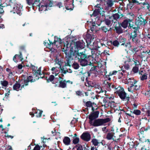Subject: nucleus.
I'll use <instances>...</instances> for the list:
<instances>
[{
    "instance_id": "f257e3e1",
    "label": "nucleus",
    "mask_w": 150,
    "mask_h": 150,
    "mask_svg": "<svg viewBox=\"0 0 150 150\" xmlns=\"http://www.w3.org/2000/svg\"><path fill=\"white\" fill-rule=\"evenodd\" d=\"M68 62L67 65H70L71 62L74 58L76 60H78V62L80 63L82 66H85L87 65H93V59L92 55H88L86 53L85 51L79 52L78 50H70V53L67 56Z\"/></svg>"
},
{
    "instance_id": "f03ea898",
    "label": "nucleus",
    "mask_w": 150,
    "mask_h": 150,
    "mask_svg": "<svg viewBox=\"0 0 150 150\" xmlns=\"http://www.w3.org/2000/svg\"><path fill=\"white\" fill-rule=\"evenodd\" d=\"M29 67L32 70V76H28L27 79H24V84L21 86V88L24 87L25 86H27L28 85L29 82L31 83L34 82L38 79L37 76H38V67L35 66L33 65L30 64V66H27Z\"/></svg>"
},
{
    "instance_id": "7ed1b4c3",
    "label": "nucleus",
    "mask_w": 150,
    "mask_h": 150,
    "mask_svg": "<svg viewBox=\"0 0 150 150\" xmlns=\"http://www.w3.org/2000/svg\"><path fill=\"white\" fill-rule=\"evenodd\" d=\"M116 90L115 93L119 96L120 98L123 101H126L128 102L130 99V97L129 96H127V94L124 91L123 87L120 86L117 87V88H115Z\"/></svg>"
},
{
    "instance_id": "20e7f679",
    "label": "nucleus",
    "mask_w": 150,
    "mask_h": 150,
    "mask_svg": "<svg viewBox=\"0 0 150 150\" xmlns=\"http://www.w3.org/2000/svg\"><path fill=\"white\" fill-rule=\"evenodd\" d=\"M53 1L42 0V1L39 4L38 9L39 11H45L47 10V7H51L53 4Z\"/></svg>"
},
{
    "instance_id": "39448f33",
    "label": "nucleus",
    "mask_w": 150,
    "mask_h": 150,
    "mask_svg": "<svg viewBox=\"0 0 150 150\" xmlns=\"http://www.w3.org/2000/svg\"><path fill=\"white\" fill-rule=\"evenodd\" d=\"M111 119L109 118L105 119L99 118L94 120L92 123L89 124L94 127H98L104 125V124L110 122Z\"/></svg>"
},
{
    "instance_id": "423d86ee",
    "label": "nucleus",
    "mask_w": 150,
    "mask_h": 150,
    "mask_svg": "<svg viewBox=\"0 0 150 150\" xmlns=\"http://www.w3.org/2000/svg\"><path fill=\"white\" fill-rule=\"evenodd\" d=\"M42 73L43 74V75L42 76L40 77H38V79L40 78H45V79L46 80L47 82V83H50L51 82L52 84H55L57 83H58V80L57 79V78H55L54 75H51L48 78L47 76H45V74H48V72H45L43 71H42Z\"/></svg>"
},
{
    "instance_id": "0eeeda50",
    "label": "nucleus",
    "mask_w": 150,
    "mask_h": 150,
    "mask_svg": "<svg viewBox=\"0 0 150 150\" xmlns=\"http://www.w3.org/2000/svg\"><path fill=\"white\" fill-rule=\"evenodd\" d=\"M49 42H48L47 41L45 40L44 42V44L46 46V47L47 48L49 49L52 48V46H53L54 45H56V42H58L59 43V44L61 45L62 44L63 42H62V40L60 38L56 37L55 39L54 40V41L53 42H52L49 39H48Z\"/></svg>"
},
{
    "instance_id": "6e6552de",
    "label": "nucleus",
    "mask_w": 150,
    "mask_h": 150,
    "mask_svg": "<svg viewBox=\"0 0 150 150\" xmlns=\"http://www.w3.org/2000/svg\"><path fill=\"white\" fill-rule=\"evenodd\" d=\"M99 111H93L88 115V118L89 120V123H92L93 121L97 118L99 116Z\"/></svg>"
},
{
    "instance_id": "1a4fd4ad",
    "label": "nucleus",
    "mask_w": 150,
    "mask_h": 150,
    "mask_svg": "<svg viewBox=\"0 0 150 150\" xmlns=\"http://www.w3.org/2000/svg\"><path fill=\"white\" fill-rule=\"evenodd\" d=\"M95 10L93 11L92 15L94 16H97L101 13L102 12H103V8L100 6V4H98L94 6Z\"/></svg>"
},
{
    "instance_id": "9d476101",
    "label": "nucleus",
    "mask_w": 150,
    "mask_h": 150,
    "mask_svg": "<svg viewBox=\"0 0 150 150\" xmlns=\"http://www.w3.org/2000/svg\"><path fill=\"white\" fill-rule=\"evenodd\" d=\"M130 21L131 22L129 23V25L128 26L129 29L132 28L134 30L133 31H135L136 33L138 32V31H139L140 28V27L137 24L136 21L134 22H133V19H131Z\"/></svg>"
},
{
    "instance_id": "9b49d317",
    "label": "nucleus",
    "mask_w": 150,
    "mask_h": 150,
    "mask_svg": "<svg viewBox=\"0 0 150 150\" xmlns=\"http://www.w3.org/2000/svg\"><path fill=\"white\" fill-rule=\"evenodd\" d=\"M74 45L75 48L77 49L78 51L83 49L85 46V43L82 40L81 41H77L74 43Z\"/></svg>"
},
{
    "instance_id": "f8f14e48",
    "label": "nucleus",
    "mask_w": 150,
    "mask_h": 150,
    "mask_svg": "<svg viewBox=\"0 0 150 150\" xmlns=\"http://www.w3.org/2000/svg\"><path fill=\"white\" fill-rule=\"evenodd\" d=\"M137 33L138 32L136 33L135 31H133L130 33L129 37L130 39L132 40V42L136 44L139 42L137 37Z\"/></svg>"
},
{
    "instance_id": "ddd939ff",
    "label": "nucleus",
    "mask_w": 150,
    "mask_h": 150,
    "mask_svg": "<svg viewBox=\"0 0 150 150\" xmlns=\"http://www.w3.org/2000/svg\"><path fill=\"white\" fill-rule=\"evenodd\" d=\"M135 21L139 27L142 25H145L147 23L146 20L143 18V16L142 15H139Z\"/></svg>"
},
{
    "instance_id": "4468645a",
    "label": "nucleus",
    "mask_w": 150,
    "mask_h": 150,
    "mask_svg": "<svg viewBox=\"0 0 150 150\" xmlns=\"http://www.w3.org/2000/svg\"><path fill=\"white\" fill-rule=\"evenodd\" d=\"M92 36L89 33H87L86 35V36L84 38L85 40L87 43V46L91 50L93 49V47H91V40Z\"/></svg>"
},
{
    "instance_id": "2eb2a0df",
    "label": "nucleus",
    "mask_w": 150,
    "mask_h": 150,
    "mask_svg": "<svg viewBox=\"0 0 150 150\" xmlns=\"http://www.w3.org/2000/svg\"><path fill=\"white\" fill-rule=\"evenodd\" d=\"M96 66H93L91 68L89 71H88L87 73H84V74H88V76H90L91 74H94L95 76H96L97 75L99 74V71L97 70V69L96 68Z\"/></svg>"
},
{
    "instance_id": "dca6fc26",
    "label": "nucleus",
    "mask_w": 150,
    "mask_h": 150,
    "mask_svg": "<svg viewBox=\"0 0 150 150\" xmlns=\"http://www.w3.org/2000/svg\"><path fill=\"white\" fill-rule=\"evenodd\" d=\"M114 129H111L110 131L108 132L106 135V138L108 140H112L113 141H116V140H118L120 138L117 139L115 138V133L113 132Z\"/></svg>"
},
{
    "instance_id": "f3484780",
    "label": "nucleus",
    "mask_w": 150,
    "mask_h": 150,
    "mask_svg": "<svg viewBox=\"0 0 150 150\" xmlns=\"http://www.w3.org/2000/svg\"><path fill=\"white\" fill-rule=\"evenodd\" d=\"M69 42L68 41L65 40V41H63L62 45H63L64 47L62 48V51L63 52H64V53L67 55L66 58L67 57V56L69 54L67 53V49H68Z\"/></svg>"
},
{
    "instance_id": "a211bd4d",
    "label": "nucleus",
    "mask_w": 150,
    "mask_h": 150,
    "mask_svg": "<svg viewBox=\"0 0 150 150\" xmlns=\"http://www.w3.org/2000/svg\"><path fill=\"white\" fill-rule=\"evenodd\" d=\"M80 137L83 140L86 142H88L91 139V136L88 132H84L81 134Z\"/></svg>"
},
{
    "instance_id": "6ab92c4d",
    "label": "nucleus",
    "mask_w": 150,
    "mask_h": 150,
    "mask_svg": "<svg viewBox=\"0 0 150 150\" xmlns=\"http://www.w3.org/2000/svg\"><path fill=\"white\" fill-rule=\"evenodd\" d=\"M68 59L67 58L66 62H65V64L62 67L60 66V67H59V68L62 71L61 72L64 74H66L67 72H68V69H67V68H66V66L71 67V64H70V65H67V63L68 62Z\"/></svg>"
},
{
    "instance_id": "aec40b11",
    "label": "nucleus",
    "mask_w": 150,
    "mask_h": 150,
    "mask_svg": "<svg viewBox=\"0 0 150 150\" xmlns=\"http://www.w3.org/2000/svg\"><path fill=\"white\" fill-rule=\"evenodd\" d=\"M26 2L27 4L32 6L34 10L35 9H37L38 5L37 4L36 2H38L37 0H26Z\"/></svg>"
},
{
    "instance_id": "412c9836",
    "label": "nucleus",
    "mask_w": 150,
    "mask_h": 150,
    "mask_svg": "<svg viewBox=\"0 0 150 150\" xmlns=\"http://www.w3.org/2000/svg\"><path fill=\"white\" fill-rule=\"evenodd\" d=\"M84 103H85V106L87 108H86V109L87 110V111H88V108H91L92 110L93 111H94L95 110H96L97 109V108L95 109L93 107V105L95 103L94 102L92 103L91 101H87L86 102L83 101Z\"/></svg>"
},
{
    "instance_id": "4be33fe9",
    "label": "nucleus",
    "mask_w": 150,
    "mask_h": 150,
    "mask_svg": "<svg viewBox=\"0 0 150 150\" xmlns=\"http://www.w3.org/2000/svg\"><path fill=\"white\" fill-rule=\"evenodd\" d=\"M22 9V7L21 6L18 4H17L15 7H13L14 13H16L20 16L22 14L21 13Z\"/></svg>"
},
{
    "instance_id": "5701e85b",
    "label": "nucleus",
    "mask_w": 150,
    "mask_h": 150,
    "mask_svg": "<svg viewBox=\"0 0 150 150\" xmlns=\"http://www.w3.org/2000/svg\"><path fill=\"white\" fill-rule=\"evenodd\" d=\"M128 1L129 4L127 5V7L130 9H132L134 4L139 5L142 4L141 2L136 1L135 0H128Z\"/></svg>"
},
{
    "instance_id": "b1692460",
    "label": "nucleus",
    "mask_w": 150,
    "mask_h": 150,
    "mask_svg": "<svg viewBox=\"0 0 150 150\" xmlns=\"http://www.w3.org/2000/svg\"><path fill=\"white\" fill-rule=\"evenodd\" d=\"M131 19L127 18L124 20L122 23H120L121 25L124 28H126L128 27V24L129 25V23L131 22Z\"/></svg>"
},
{
    "instance_id": "393cba45",
    "label": "nucleus",
    "mask_w": 150,
    "mask_h": 150,
    "mask_svg": "<svg viewBox=\"0 0 150 150\" xmlns=\"http://www.w3.org/2000/svg\"><path fill=\"white\" fill-rule=\"evenodd\" d=\"M118 24L117 25H116L114 27V30H115L116 33L118 34H120L123 32V29L121 28L122 26L120 24L119 22H118Z\"/></svg>"
},
{
    "instance_id": "a878e982",
    "label": "nucleus",
    "mask_w": 150,
    "mask_h": 150,
    "mask_svg": "<svg viewBox=\"0 0 150 150\" xmlns=\"http://www.w3.org/2000/svg\"><path fill=\"white\" fill-rule=\"evenodd\" d=\"M123 16V15L122 14L120 13V14H119L118 13H116L115 14H113L111 16H109V18L110 19L113 18L114 20H115V22H116V21H117V19L122 18Z\"/></svg>"
},
{
    "instance_id": "bb28decb",
    "label": "nucleus",
    "mask_w": 150,
    "mask_h": 150,
    "mask_svg": "<svg viewBox=\"0 0 150 150\" xmlns=\"http://www.w3.org/2000/svg\"><path fill=\"white\" fill-rule=\"evenodd\" d=\"M103 21L108 27L111 26L113 22L114 23H115V22H114L113 20H112V18L110 19L109 18L108 19L105 18V20Z\"/></svg>"
},
{
    "instance_id": "cd10ccee",
    "label": "nucleus",
    "mask_w": 150,
    "mask_h": 150,
    "mask_svg": "<svg viewBox=\"0 0 150 150\" xmlns=\"http://www.w3.org/2000/svg\"><path fill=\"white\" fill-rule=\"evenodd\" d=\"M129 50L131 52H130L131 54H136L137 52L139 51V50L138 49V47L134 46H132V47Z\"/></svg>"
},
{
    "instance_id": "c85d7f7f",
    "label": "nucleus",
    "mask_w": 150,
    "mask_h": 150,
    "mask_svg": "<svg viewBox=\"0 0 150 150\" xmlns=\"http://www.w3.org/2000/svg\"><path fill=\"white\" fill-rule=\"evenodd\" d=\"M138 135L139 136V140L140 142L144 143L147 142V139H146L144 135L140 134H138Z\"/></svg>"
},
{
    "instance_id": "c756f323",
    "label": "nucleus",
    "mask_w": 150,
    "mask_h": 150,
    "mask_svg": "<svg viewBox=\"0 0 150 150\" xmlns=\"http://www.w3.org/2000/svg\"><path fill=\"white\" fill-rule=\"evenodd\" d=\"M114 0H107L106 1V5L107 8H109L112 7L114 5Z\"/></svg>"
},
{
    "instance_id": "7c9ffc66",
    "label": "nucleus",
    "mask_w": 150,
    "mask_h": 150,
    "mask_svg": "<svg viewBox=\"0 0 150 150\" xmlns=\"http://www.w3.org/2000/svg\"><path fill=\"white\" fill-rule=\"evenodd\" d=\"M13 0H6L5 3L6 6H10L11 7H14V3L13 2Z\"/></svg>"
},
{
    "instance_id": "2f4dec72",
    "label": "nucleus",
    "mask_w": 150,
    "mask_h": 150,
    "mask_svg": "<svg viewBox=\"0 0 150 150\" xmlns=\"http://www.w3.org/2000/svg\"><path fill=\"white\" fill-rule=\"evenodd\" d=\"M63 141L64 143L66 145H68L70 144L71 140L70 138L68 137H64Z\"/></svg>"
},
{
    "instance_id": "473e14b6",
    "label": "nucleus",
    "mask_w": 150,
    "mask_h": 150,
    "mask_svg": "<svg viewBox=\"0 0 150 150\" xmlns=\"http://www.w3.org/2000/svg\"><path fill=\"white\" fill-rule=\"evenodd\" d=\"M59 87L62 88L67 87V84L66 83V80H61L59 81Z\"/></svg>"
},
{
    "instance_id": "72a5a7b5",
    "label": "nucleus",
    "mask_w": 150,
    "mask_h": 150,
    "mask_svg": "<svg viewBox=\"0 0 150 150\" xmlns=\"http://www.w3.org/2000/svg\"><path fill=\"white\" fill-rule=\"evenodd\" d=\"M126 39L125 38L121 37V38H120L119 40V44L121 43V45H124L126 43Z\"/></svg>"
},
{
    "instance_id": "f704fd0d",
    "label": "nucleus",
    "mask_w": 150,
    "mask_h": 150,
    "mask_svg": "<svg viewBox=\"0 0 150 150\" xmlns=\"http://www.w3.org/2000/svg\"><path fill=\"white\" fill-rule=\"evenodd\" d=\"M20 86L21 85L20 83H16L13 85V90L17 91H18L19 90Z\"/></svg>"
},
{
    "instance_id": "c9c22d12",
    "label": "nucleus",
    "mask_w": 150,
    "mask_h": 150,
    "mask_svg": "<svg viewBox=\"0 0 150 150\" xmlns=\"http://www.w3.org/2000/svg\"><path fill=\"white\" fill-rule=\"evenodd\" d=\"M91 142L95 146H97L98 144H99V142L98 141V140L95 138L92 139Z\"/></svg>"
},
{
    "instance_id": "e433bc0d",
    "label": "nucleus",
    "mask_w": 150,
    "mask_h": 150,
    "mask_svg": "<svg viewBox=\"0 0 150 150\" xmlns=\"http://www.w3.org/2000/svg\"><path fill=\"white\" fill-rule=\"evenodd\" d=\"M124 45H125V47L128 48L129 50L132 47L131 43L129 41H127V42L125 43Z\"/></svg>"
},
{
    "instance_id": "4c0bfd02",
    "label": "nucleus",
    "mask_w": 150,
    "mask_h": 150,
    "mask_svg": "<svg viewBox=\"0 0 150 150\" xmlns=\"http://www.w3.org/2000/svg\"><path fill=\"white\" fill-rule=\"evenodd\" d=\"M116 104H117V103H115V102L114 101V102H112V103H110V104H109V105H110L111 108H114V109L115 110L116 109L117 110H120V107H119L118 108L119 109L117 108H115L116 107Z\"/></svg>"
},
{
    "instance_id": "58836bf2",
    "label": "nucleus",
    "mask_w": 150,
    "mask_h": 150,
    "mask_svg": "<svg viewBox=\"0 0 150 150\" xmlns=\"http://www.w3.org/2000/svg\"><path fill=\"white\" fill-rule=\"evenodd\" d=\"M134 88L135 87L134 85H131L129 86V87L128 88V91L132 93L135 90Z\"/></svg>"
},
{
    "instance_id": "ea45409f",
    "label": "nucleus",
    "mask_w": 150,
    "mask_h": 150,
    "mask_svg": "<svg viewBox=\"0 0 150 150\" xmlns=\"http://www.w3.org/2000/svg\"><path fill=\"white\" fill-rule=\"evenodd\" d=\"M148 74L146 73H144L140 76V79L142 81H144L147 79Z\"/></svg>"
},
{
    "instance_id": "a19ab883",
    "label": "nucleus",
    "mask_w": 150,
    "mask_h": 150,
    "mask_svg": "<svg viewBox=\"0 0 150 150\" xmlns=\"http://www.w3.org/2000/svg\"><path fill=\"white\" fill-rule=\"evenodd\" d=\"M106 97H107V99L108 100V104H110V103H112L114 102V97H112L111 96L109 97L108 95H106Z\"/></svg>"
},
{
    "instance_id": "79ce46f5",
    "label": "nucleus",
    "mask_w": 150,
    "mask_h": 150,
    "mask_svg": "<svg viewBox=\"0 0 150 150\" xmlns=\"http://www.w3.org/2000/svg\"><path fill=\"white\" fill-rule=\"evenodd\" d=\"M131 112H133V114H134L137 115H139L141 113L140 110L137 109L134 110L133 111H131Z\"/></svg>"
},
{
    "instance_id": "37998d69",
    "label": "nucleus",
    "mask_w": 150,
    "mask_h": 150,
    "mask_svg": "<svg viewBox=\"0 0 150 150\" xmlns=\"http://www.w3.org/2000/svg\"><path fill=\"white\" fill-rule=\"evenodd\" d=\"M72 65V67L75 69H79V64L76 62H74Z\"/></svg>"
},
{
    "instance_id": "c03bdc74",
    "label": "nucleus",
    "mask_w": 150,
    "mask_h": 150,
    "mask_svg": "<svg viewBox=\"0 0 150 150\" xmlns=\"http://www.w3.org/2000/svg\"><path fill=\"white\" fill-rule=\"evenodd\" d=\"M0 82L2 86L4 87H6L8 84V82L6 80L1 81Z\"/></svg>"
},
{
    "instance_id": "a18cd8bd",
    "label": "nucleus",
    "mask_w": 150,
    "mask_h": 150,
    "mask_svg": "<svg viewBox=\"0 0 150 150\" xmlns=\"http://www.w3.org/2000/svg\"><path fill=\"white\" fill-rule=\"evenodd\" d=\"M73 6L72 4H69L65 6V8L67 10H73V8H72V7Z\"/></svg>"
},
{
    "instance_id": "49530a36",
    "label": "nucleus",
    "mask_w": 150,
    "mask_h": 150,
    "mask_svg": "<svg viewBox=\"0 0 150 150\" xmlns=\"http://www.w3.org/2000/svg\"><path fill=\"white\" fill-rule=\"evenodd\" d=\"M139 70V66H134L132 69V71L134 73H137Z\"/></svg>"
},
{
    "instance_id": "de8ad7c7",
    "label": "nucleus",
    "mask_w": 150,
    "mask_h": 150,
    "mask_svg": "<svg viewBox=\"0 0 150 150\" xmlns=\"http://www.w3.org/2000/svg\"><path fill=\"white\" fill-rule=\"evenodd\" d=\"M56 6L59 8H62L63 9H64V5L61 2H58L56 4Z\"/></svg>"
},
{
    "instance_id": "09e8293b",
    "label": "nucleus",
    "mask_w": 150,
    "mask_h": 150,
    "mask_svg": "<svg viewBox=\"0 0 150 150\" xmlns=\"http://www.w3.org/2000/svg\"><path fill=\"white\" fill-rule=\"evenodd\" d=\"M112 44L115 47H118L119 45V42L117 40H115L112 42Z\"/></svg>"
},
{
    "instance_id": "8fccbe9b",
    "label": "nucleus",
    "mask_w": 150,
    "mask_h": 150,
    "mask_svg": "<svg viewBox=\"0 0 150 150\" xmlns=\"http://www.w3.org/2000/svg\"><path fill=\"white\" fill-rule=\"evenodd\" d=\"M76 94L77 96L82 97L83 96V93L82 92L80 91H76Z\"/></svg>"
},
{
    "instance_id": "3c124183",
    "label": "nucleus",
    "mask_w": 150,
    "mask_h": 150,
    "mask_svg": "<svg viewBox=\"0 0 150 150\" xmlns=\"http://www.w3.org/2000/svg\"><path fill=\"white\" fill-rule=\"evenodd\" d=\"M130 80V81H129V82H130V85H135L137 83V81H136L134 79H131L130 78L129 79Z\"/></svg>"
},
{
    "instance_id": "603ef678",
    "label": "nucleus",
    "mask_w": 150,
    "mask_h": 150,
    "mask_svg": "<svg viewBox=\"0 0 150 150\" xmlns=\"http://www.w3.org/2000/svg\"><path fill=\"white\" fill-rule=\"evenodd\" d=\"M103 31L106 33L107 31H109L110 30H108V28H107L106 26H102L100 28Z\"/></svg>"
},
{
    "instance_id": "864d4df0",
    "label": "nucleus",
    "mask_w": 150,
    "mask_h": 150,
    "mask_svg": "<svg viewBox=\"0 0 150 150\" xmlns=\"http://www.w3.org/2000/svg\"><path fill=\"white\" fill-rule=\"evenodd\" d=\"M146 114L148 116H150V102L149 103L148 109Z\"/></svg>"
},
{
    "instance_id": "5fc2aeb1",
    "label": "nucleus",
    "mask_w": 150,
    "mask_h": 150,
    "mask_svg": "<svg viewBox=\"0 0 150 150\" xmlns=\"http://www.w3.org/2000/svg\"><path fill=\"white\" fill-rule=\"evenodd\" d=\"M96 91L98 92V93H101L103 92V91L102 89V88L100 86H98V88L96 89Z\"/></svg>"
},
{
    "instance_id": "6e6d98bb",
    "label": "nucleus",
    "mask_w": 150,
    "mask_h": 150,
    "mask_svg": "<svg viewBox=\"0 0 150 150\" xmlns=\"http://www.w3.org/2000/svg\"><path fill=\"white\" fill-rule=\"evenodd\" d=\"M74 139L73 141V143L74 144H76L79 143V137H76L75 138H74Z\"/></svg>"
},
{
    "instance_id": "4d7b16f0",
    "label": "nucleus",
    "mask_w": 150,
    "mask_h": 150,
    "mask_svg": "<svg viewBox=\"0 0 150 150\" xmlns=\"http://www.w3.org/2000/svg\"><path fill=\"white\" fill-rule=\"evenodd\" d=\"M141 4H142L144 6V5H146V7L148 9H149V5L148 3L147 2H144L143 3L142 2ZM142 7L143 8H144L145 7L144 6H142Z\"/></svg>"
},
{
    "instance_id": "13d9d810",
    "label": "nucleus",
    "mask_w": 150,
    "mask_h": 150,
    "mask_svg": "<svg viewBox=\"0 0 150 150\" xmlns=\"http://www.w3.org/2000/svg\"><path fill=\"white\" fill-rule=\"evenodd\" d=\"M41 67H40L38 69V74L40 75V76H41V75H42V76L43 75V74L42 73V71H43L45 72L44 71L46 70L45 69H44L43 70L41 71Z\"/></svg>"
},
{
    "instance_id": "bf43d9fd",
    "label": "nucleus",
    "mask_w": 150,
    "mask_h": 150,
    "mask_svg": "<svg viewBox=\"0 0 150 150\" xmlns=\"http://www.w3.org/2000/svg\"><path fill=\"white\" fill-rule=\"evenodd\" d=\"M145 127H142L140 130V131L139 132L138 134H142L144 135V132H145Z\"/></svg>"
},
{
    "instance_id": "052dcab7",
    "label": "nucleus",
    "mask_w": 150,
    "mask_h": 150,
    "mask_svg": "<svg viewBox=\"0 0 150 150\" xmlns=\"http://www.w3.org/2000/svg\"><path fill=\"white\" fill-rule=\"evenodd\" d=\"M32 111L33 112H30V115H31L32 117H33L34 116L35 113H37V112L36 111V110L33 109V108L32 109Z\"/></svg>"
},
{
    "instance_id": "680f3d73",
    "label": "nucleus",
    "mask_w": 150,
    "mask_h": 150,
    "mask_svg": "<svg viewBox=\"0 0 150 150\" xmlns=\"http://www.w3.org/2000/svg\"><path fill=\"white\" fill-rule=\"evenodd\" d=\"M96 26L95 24H92L91 27V30L92 32L95 31V30L96 29Z\"/></svg>"
},
{
    "instance_id": "e2e57ef3",
    "label": "nucleus",
    "mask_w": 150,
    "mask_h": 150,
    "mask_svg": "<svg viewBox=\"0 0 150 150\" xmlns=\"http://www.w3.org/2000/svg\"><path fill=\"white\" fill-rule=\"evenodd\" d=\"M7 91H8L7 93H5V97L6 98H8L9 97V95L10 90L8 88H7Z\"/></svg>"
},
{
    "instance_id": "0e129e2a",
    "label": "nucleus",
    "mask_w": 150,
    "mask_h": 150,
    "mask_svg": "<svg viewBox=\"0 0 150 150\" xmlns=\"http://www.w3.org/2000/svg\"><path fill=\"white\" fill-rule=\"evenodd\" d=\"M149 90L147 91L145 93V95L148 97H150V87L149 88Z\"/></svg>"
},
{
    "instance_id": "69168bd1",
    "label": "nucleus",
    "mask_w": 150,
    "mask_h": 150,
    "mask_svg": "<svg viewBox=\"0 0 150 150\" xmlns=\"http://www.w3.org/2000/svg\"><path fill=\"white\" fill-rule=\"evenodd\" d=\"M6 70L7 72H8L9 73L8 74V76L11 77L13 74L12 72L11 71V69L9 68H7L6 69Z\"/></svg>"
},
{
    "instance_id": "338daca9",
    "label": "nucleus",
    "mask_w": 150,
    "mask_h": 150,
    "mask_svg": "<svg viewBox=\"0 0 150 150\" xmlns=\"http://www.w3.org/2000/svg\"><path fill=\"white\" fill-rule=\"evenodd\" d=\"M83 150H90V148L88 145L86 144L83 145Z\"/></svg>"
},
{
    "instance_id": "774afa93",
    "label": "nucleus",
    "mask_w": 150,
    "mask_h": 150,
    "mask_svg": "<svg viewBox=\"0 0 150 150\" xmlns=\"http://www.w3.org/2000/svg\"><path fill=\"white\" fill-rule=\"evenodd\" d=\"M2 4H0V13L1 14H2L4 12V11L3 10V8L4 6H1Z\"/></svg>"
}]
</instances>
